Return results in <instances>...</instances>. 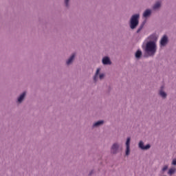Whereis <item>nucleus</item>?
Segmentation results:
<instances>
[{"label": "nucleus", "mask_w": 176, "mask_h": 176, "mask_svg": "<svg viewBox=\"0 0 176 176\" xmlns=\"http://www.w3.org/2000/svg\"><path fill=\"white\" fill-rule=\"evenodd\" d=\"M145 50L150 56H153L156 53V43L153 41L148 42Z\"/></svg>", "instance_id": "obj_1"}, {"label": "nucleus", "mask_w": 176, "mask_h": 176, "mask_svg": "<svg viewBox=\"0 0 176 176\" xmlns=\"http://www.w3.org/2000/svg\"><path fill=\"white\" fill-rule=\"evenodd\" d=\"M138 19H140V14H136L132 16L131 19V30H134L138 25Z\"/></svg>", "instance_id": "obj_2"}, {"label": "nucleus", "mask_w": 176, "mask_h": 176, "mask_svg": "<svg viewBox=\"0 0 176 176\" xmlns=\"http://www.w3.org/2000/svg\"><path fill=\"white\" fill-rule=\"evenodd\" d=\"M120 151H122V147H120V145H119L118 143L113 144L111 148V151L112 153H118L120 152Z\"/></svg>", "instance_id": "obj_3"}, {"label": "nucleus", "mask_w": 176, "mask_h": 176, "mask_svg": "<svg viewBox=\"0 0 176 176\" xmlns=\"http://www.w3.org/2000/svg\"><path fill=\"white\" fill-rule=\"evenodd\" d=\"M130 141H131V138H127L126 142L125 155H129L130 154Z\"/></svg>", "instance_id": "obj_4"}, {"label": "nucleus", "mask_w": 176, "mask_h": 176, "mask_svg": "<svg viewBox=\"0 0 176 176\" xmlns=\"http://www.w3.org/2000/svg\"><path fill=\"white\" fill-rule=\"evenodd\" d=\"M139 148L140 149H142L143 151H146L147 149H149V148H151V144H146V146H144V142L140 141L139 142Z\"/></svg>", "instance_id": "obj_5"}, {"label": "nucleus", "mask_w": 176, "mask_h": 176, "mask_svg": "<svg viewBox=\"0 0 176 176\" xmlns=\"http://www.w3.org/2000/svg\"><path fill=\"white\" fill-rule=\"evenodd\" d=\"M168 41V38H167L166 36H164L160 41V45L161 46H166L167 45V42Z\"/></svg>", "instance_id": "obj_6"}, {"label": "nucleus", "mask_w": 176, "mask_h": 176, "mask_svg": "<svg viewBox=\"0 0 176 176\" xmlns=\"http://www.w3.org/2000/svg\"><path fill=\"white\" fill-rule=\"evenodd\" d=\"M102 63L104 65H111V60H109V58L106 56V57L103 58Z\"/></svg>", "instance_id": "obj_7"}, {"label": "nucleus", "mask_w": 176, "mask_h": 176, "mask_svg": "<svg viewBox=\"0 0 176 176\" xmlns=\"http://www.w3.org/2000/svg\"><path fill=\"white\" fill-rule=\"evenodd\" d=\"M74 58H75V54H73L70 58L68 59V60L67 61V65H69V64H71V63H72V61H74Z\"/></svg>", "instance_id": "obj_8"}, {"label": "nucleus", "mask_w": 176, "mask_h": 176, "mask_svg": "<svg viewBox=\"0 0 176 176\" xmlns=\"http://www.w3.org/2000/svg\"><path fill=\"white\" fill-rule=\"evenodd\" d=\"M25 92H23L18 98V102H22L24 100V98L25 97Z\"/></svg>", "instance_id": "obj_9"}, {"label": "nucleus", "mask_w": 176, "mask_h": 176, "mask_svg": "<svg viewBox=\"0 0 176 176\" xmlns=\"http://www.w3.org/2000/svg\"><path fill=\"white\" fill-rule=\"evenodd\" d=\"M151 10H146L144 12L143 16H144V17H149V16H151Z\"/></svg>", "instance_id": "obj_10"}, {"label": "nucleus", "mask_w": 176, "mask_h": 176, "mask_svg": "<svg viewBox=\"0 0 176 176\" xmlns=\"http://www.w3.org/2000/svg\"><path fill=\"white\" fill-rule=\"evenodd\" d=\"M101 71V69L98 68L96 70V73L94 77V80L95 82H97V78H98V74H100V72Z\"/></svg>", "instance_id": "obj_11"}, {"label": "nucleus", "mask_w": 176, "mask_h": 176, "mask_svg": "<svg viewBox=\"0 0 176 176\" xmlns=\"http://www.w3.org/2000/svg\"><path fill=\"white\" fill-rule=\"evenodd\" d=\"M176 169L175 168H171L169 169L168 174L169 175H173V174H175Z\"/></svg>", "instance_id": "obj_12"}, {"label": "nucleus", "mask_w": 176, "mask_h": 176, "mask_svg": "<svg viewBox=\"0 0 176 176\" xmlns=\"http://www.w3.org/2000/svg\"><path fill=\"white\" fill-rule=\"evenodd\" d=\"M104 123L103 120L98 121L95 124H94V127H98V126H101Z\"/></svg>", "instance_id": "obj_13"}, {"label": "nucleus", "mask_w": 176, "mask_h": 176, "mask_svg": "<svg viewBox=\"0 0 176 176\" xmlns=\"http://www.w3.org/2000/svg\"><path fill=\"white\" fill-rule=\"evenodd\" d=\"M142 56V52L140 50H138L135 53V57L136 58H140Z\"/></svg>", "instance_id": "obj_14"}, {"label": "nucleus", "mask_w": 176, "mask_h": 176, "mask_svg": "<svg viewBox=\"0 0 176 176\" xmlns=\"http://www.w3.org/2000/svg\"><path fill=\"white\" fill-rule=\"evenodd\" d=\"M160 96H161L162 98H166V97H167V94L162 90L160 91Z\"/></svg>", "instance_id": "obj_15"}, {"label": "nucleus", "mask_w": 176, "mask_h": 176, "mask_svg": "<svg viewBox=\"0 0 176 176\" xmlns=\"http://www.w3.org/2000/svg\"><path fill=\"white\" fill-rule=\"evenodd\" d=\"M160 5H161V3H160V1L157 2V3L154 5L153 9H154V10L159 9V8L160 7Z\"/></svg>", "instance_id": "obj_16"}, {"label": "nucleus", "mask_w": 176, "mask_h": 176, "mask_svg": "<svg viewBox=\"0 0 176 176\" xmlns=\"http://www.w3.org/2000/svg\"><path fill=\"white\" fill-rule=\"evenodd\" d=\"M168 169V166L165 165V166L162 168V171H163V173H164V171H167Z\"/></svg>", "instance_id": "obj_17"}, {"label": "nucleus", "mask_w": 176, "mask_h": 176, "mask_svg": "<svg viewBox=\"0 0 176 176\" xmlns=\"http://www.w3.org/2000/svg\"><path fill=\"white\" fill-rule=\"evenodd\" d=\"M94 174V170H91L88 174L89 176H91Z\"/></svg>", "instance_id": "obj_18"}, {"label": "nucleus", "mask_w": 176, "mask_h": 176, "mask_svg": "<svg viewBox=\"0 0 176 176\" xmlns=\"http://www.w3.org/2000/svg\"><path fill=\"white\" fill-rule=\"evenodd\" d=\"M144 25H141L137 30V33L138 34L139 32H140L141 30H142Z\"/></svg>", "instance_id": "obj_19"}, {"label": "nucleus", "mask_w": 176, "mask_h": 176, "mask_svg": "<svg viewBox=\"0 0 176 176\" xmlns=\"http://www.w3.org/2000/svg\"><path fill=\"white\" fill-rule=\"evenodd\" d=\"M172 164H173V166H176V159H173V160Z\"/></svg>", "instance_id": "obj_20"}, {"label": "nucleus", "mask_w": 176, "mask_h": 176, "mask_svg": "<svg viewBox=\"0 0 176 176\" xmlns=\"http://www.w3.org/2000/svg\"><path fill=\"white\" fill-rule=\"evenodd\" d=\"M99 78L101 80V79H104V74H102L100 75H99Z\"/></svg>", "instance_id": "obj_21"}, {"label": "nucleus", "mask_w": 176, "mask_h": 176, "mask_svg": "<svg viewBox=\"0 0 176 176\" xmlns=\"http://www.w3.org/2000/svg\"><path fill=\"white\" fill-rule=\"evenodd\" d=\"M68 2H69V0H65V3L66 6H68Z\"/></svg>", "instance_id": "obj_22"}, {"label": "nucleus", "mask_w": 176, "mask_h": 176, "mask_svg": "<svg viewBox=\"0 0 176 176\" xmlns=\"http://www.w3.org/2000/svg\"><path fill=\"white\" fill-rule=\"evenodd\" d=\"M155 36V35H151V36H150V38L151 39H153V37Z\"/></svg>", "instance_id": "obj_23"}]
</instances>
